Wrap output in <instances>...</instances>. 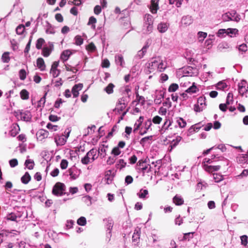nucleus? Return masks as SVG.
<instances>
[{"label":"nucleus","mask_w":248,"mask_h":248,"mask_svg":"<svg viewBox=\"0 0 248 248\" xmlns=\"http://www.w3.org/2000/svg\"><path fill=\"white\" fill-rule=\"evenodd\" d=\"M167 67V63L160 57L152 58L146 64L147 71L150 73H155L157 72H161L164 71Z\"/></svg>","instance_id":"1"},{"label":"nucleus","mask_w":248,"mask_h":248,"mask_svg":"<svg viewBox=\"0 0 248 248\" xmlns=\"http://www.w3.org/2000/svg\"><path fill=\"white\" fill-rule=\"evenodd\" d=\"M71 130L69 128L65 129L64 134L62 135L56 134L54 136V139L57 146H62L65 144L67 140L69 137Z\"/></svg>","instance_id":"2"},{"label":"nucleus","mask_w":248,"mask_h":248,"mask_svg":"<svg viewBox=\"0 0 248 248\" xmlns=\"http://www.w3.org/2000/svg\"><path fill=\"white\" fill-rule=\"evenodd\" d=\"M154 20L153 16L149 14L145 15L144 17L143 30L146 33H150L153 29Z\"/></svg>","instance_id":"3"},{"label":"nucleus","mask_w":248,"mask_h":248,"mask_svg":"<svg viewBox=\"0 0 248 248\" xmlns=\"http://www.w3.org/2000/svg\"><path fill=\"white\" fill-rule=\"evenodd\" d=\"M222 18L223 21L225 22L228 21L238 22L240 20L241 17L240 15L236 14V12L235 11H232L223 14L222 16Z\"/></svg>","instance_id":"4"},{"label":"nucleus","mask_w":248,"mask_h":248,"mask_svg":"<svg viewBox=\"0 0 248 248\" xmlns=\"http://www.w3.org/2000/svg\"><path fill=\"white\" fill-rule=\"evenodd\" d=\"M65 185L61 183H57L54 186L52 193L55 196H61L64 193Z\"/></svg>","instance_id":"5"},{"label":"nucleus","mask_w":248,"mask_h":248,"mask_svg":"<svg viewBox=\"0 0 248 248\" xmlns=\"http://www.w3.org/2000/svg\"><path fill=\"white\" fill-rule=\"evenodd\" d=\"M205 98L203 96L199 97L197 103L194 105V109L196 112H201L206 108Z\"/></svg>","instance_id":"6"},{"label":"nucleus","mask_w":248,"mask_h":248,"mask_svg":"<svg viewBox=\"0 0 248 248\" xmlns=\"http://www.w3.org/2000/svg\"><path fill=\"white\" fill-rule=\"evenodd\" d=\"M16 116L17 118H20L21 120L24 121L28 122L31 120V112L28 110L20 111L18 110L15 112Z\"/></svg>","instance_id":"7"},{"label":"nucleus","mask_w":248,"mask_h":248,"mask_svg":"<svg viewBox=\"0 0 248 248\" xmlns=\"http://www.w3.org/2000/svg\"><path fill=\"white\" fill-rule=\"evenodd\" d=\"M68 172L70 179L74 180L78 178L81 173V170L73 166L68 169Z\"/></svg>","instance_id":"8"},{"label":"nucleus","mask_w":248,"mask_h":248,"mask_svg":"<svg viewBox=\"0 0 248 248\" xmlns=\"http://www.w3.org/2000/svg\"><path fill=\"white\" fill-rule=\"evenodd\" d=\"M165 92L163 90H156L154 99L155 104H160L164 97Z\"/></svg>","instance_id":"9"},{"label":"nucleus","mask_w":248,"mask_h":248,"mask_svg":"<svg viewBox=\"0 0 248 248\" xmlns=\"http://www.w3.org/2000/svg\"><path fill=\"white\" fill-rule=\"evenodd\" d=\"M247 85V82L245 80H242L238 83V91L242 95H243L247 92L248 89Z\"/></svg>","instance_id":"10"},{"label":"nucleus","mask_w":248,"mask_h":248,"mask_svg":"<svg viewBox=\"0 0 248 248\" xmlns=\"http://www.w3.org/2000/svg\"><path fill=\"white\" fill-rule=\"evenodd\" d=\"M153 138V136L143 138L140 140V143L143 147H148L151 144Z\"/></svg>","instance_id":"11"},{"label":"nucleus","mask_w":248,"mask_h":248,"mask_svg":"<svg viewBox=\"0 0 248 248\" xmlns=\"http://www.w3.org/2000/svg\"><path fill=\"white\" fill-rule=\"evenodd\" d=\"M221 167L220 165H208L207 164L203 165V169L204 170L209 172L212 173L214 171H217L220 170Z\"/></svg>","instance_id":"12"},{"label":"nucleus","mask_w":248,"mask_h":248,"mask_svg":"<svg viewBox=\"0 0 248 248\" xmlns=\"http://www.w3.org/2000/svg\"><path fill=\"white\" fill-rule=\"evenodd\" d=\"M48 135V132L44 129H40L36 133V138L38 141H42Z\"/></svg>","instance_id":"13"},{"label":"nucleus","mask_w":248,"mask_h":248,"mask_svg":"<svg viewBox=\"0 0 248 248\" xmlns=\"http://www.w3.org/2000/svg\"><path fill=\"white\" fill-rule=\"evenodd\" d=\"M75 52V50H71L69 49H67L63 51L60 57L61 60L63 62H65L67 61L69 58L70 56L73 54V52Z\"/></svg>","instance_id":"14"},{"label":"nucleus","mask_w":248,"mask_h":248,"mask_svg":"<svg viewBox=\"0 0 248 248\" xmlns=\"http://www.w3.org/2000/svg\"><path fill=\"white\" fill-rule=\"evenodd\" d=\"M169 24L167 22H161L157 25V29L160 33L166 32L169 28Z\"/></svg>","instance_id":"15"},{"label":"nucleus","mask_w":248,"mask_h":248,"mask_svg":"<svg viewBox=\"0 0 248 248\" xmlns=\"http://www.w3.org/2000/svg\"><path fill=\"white\" fill-rule=\"evenodd\" d=\"M83 88V84L79 83L75 85L72 90V93L74 97H77L79 94V91Z\"/></svg>","instance_id":"16"},{"label":"nucleus","mask_w":248,"mask_h":248,"mask_svg":"<svg viewBox=\"0 0 248 248\" xmlns=\"http://www.w3.org/2000/svg\"><path fill=\"white\" fill-rule=\"evenodd\" d=\"M237 162L239 164H245L248 163V152L247 154L240 155L237 158Z\"/></svg>","instance_id":"17"},{"label":"nucleus","mask_w":248,"mask_h":248,"mask_svg":"<svg viewBox=\"0 0 248 248\" xmlns=\"http://www.w3.org/2000/svg\"><path fill=\"white\" fill-rule=\"evenodd\" d=\"M148 47L149 45L147 44L143 46L142 49L138 52L137 55H136V57L139 59L142 58L145 55Z\"/></svg>","instance_id":"18"},{"label":"nucleus","mask_w":248,"mask_h":248,"mask_svg":"<svg viewBox=\"0 0 248 248\" xmlns=\"http://www.w3.org/2000/svg\"><path fill=\"white\" fill-rule=\"evenodd\" d=\"M126 104L124 103H122L121 101H119L117 103L114 111L118 113H121V112L124 110Z\"/></svg>","instance_id":"19"},{"label":"nucleus","mask_w":248,"mask_h":248,"mask_svg":"<svg viewBox=\"0 0 248 248\" xmlns=\"http://www.w3.org/2000/svg\"><path fill=\"white\" fill-rule=\"evenodd\" d=\"M86 155L91 161H93L98 157L97 155V150L94 149L91 150L87 153Z\"/></svg>","instance_id":"20"},{"label":"nucleus","mask_w":248,"mask_h":248,"mask_svg":"<svg viewBox=\"0 0 248 248\" xmlns=\"http://www.w3.org/2000/svg\"><path fill=\"white\" fill-rule=\"evenodd\" d=\"M159 8L158 2L152 0L150 7V11L152 14H156Z\"/></svg>","instance_id":"21"},{"label":"nucleus","mask_w":248,"mask_h":248,"mask_svg":"<svg viewBox=\"0 0 248 248\" xmlns=\"http://www.w3.org/2000/svg\"><path fill=\"white\" fill-rule=\"evenodd\" d=\"M227 35L231 37H233L238 34V30L235 28H228L226 29Z\"/></svg>","instance_id":"22"},{"label":"nucleus","mask_w":248,"mask_h":248,"mask_svg":"<svg viewBox=\"0 0 248 248\" xmlns=\"http://www.w3.org/2000/svg\"><path fill=\"white\" fill-rule=\"evenodd\" d=\"M182 137L180 136H177L176 139L173 140L170 143V145L169 146V150L171 151L173 148L176 147L179 142L181 140Z\"/></svg>","instance_id":"23"},{"label":"nucleus","mask_w":248,"mask_h":248,"mask_svg":"<svg viewBox=\"0 0 248 248\" xmlns=\"http://www.w3.org/2000/svg\"><path fill=\"white\" fill-rule=\"evenodd\" d=\"M175 126H179L180 128H184L186 125V122L182 118H176L175 121Z\"/></svg>","instance_id":"24"},{"label":"nucleus","mask_w":248,"mask_h":248,"mask_svg":"<svg viewBox=\"0 0 248 248\" xmlns=\"http://www.w3.org/2000/svg\"><path fill=\"white\" fill-rule=\"evenodd\" d=\"M37 66L41 70L44 71L46 68V65L44 60L42 58H39L37 60Z\"/></svg>","instance_id":"25"},{"label":"nucleus","mask_w":248,"mask_h":248,"mask_svg":"<svg viewBox=\"0 0 248 248\" xmlns=\"http://www.w3.org/2000/svg\"><path fill=\"white\" fill-rule=\"evenodd\" d=\"M199 91L198 88L195 85V83H193L192 85L189 87L187 90H186V92L187 93H189L190 94L196 93L197 91Z\"/></svg>","instance_id":"26"},{"label":"nucleus","mask_w":248,"mask_h":248,"mask_svg":"<svg viewBox=\"0 0 248 248\" xmlns=\"http://www.w3.org/2000/svg\"><path fill=\"white\" fill-rule=\"evenodd\" d=\"M181 22L183 24L187 26L192 23V19L191 16H185L182 17Z\"/></svg>","instance_id":"27"},{"label":"nucleus","mask_w":248,"mask_h":248,"mask_svg":"<svg viewBox=\"0 0 248 248\" xmlns=\"http://www.w3.org/2000/svg\"><path fill=\"white\" fill-rule=\"evenodd\" d=\"M126 165V162H125L124 159H121L118 160L116 164V167L117 169L121 170L124 168Z\"/></svg>","instance_id":"28"},{"label":"nucleus","mask_w":248,"mask_h":248,"mask_svg":"<svg viewBox=\"0 0 248 248\" xmlns=\"http://www.w3.org/2000/svg\"><path fill=\"white\" fill-rule=\"evenodd\" d=\"M143 120V117L140 116L139 119L136 122L134 126V131H137L140 126Z\"/></svg>","instance_id":"29"},{"label":"nucleus","mask_w":248,"mask_h":248,"mask_svg":"<svg viewBox=\"0 0 248 248\" xmlns=\"http://www.w3.org/2000/svg\"><path fill=\"white\" fill-rule=\"evenodd\" d=\"M115 86L113 84L110 83L104 89V91L108 94L113 93V89Z\"/></svg>","instance_id":"30"},{"label":"nucleus","mask_w":248,"mask_h":248,"mask_svg":"<svg viewBox=\"0 0 248 248\" xmlns=\"http://www.w3.org/2000/svg\"><path fill=\"white\" fill-rule=\"evenodd\" d=\"M173 202L177 205H180L183 204L184 201L183 199L179 196H175L173 199Z\"/></svg>","instance_id":"31"},{"label":"nucleus","mask_w":248,"mask_h":248,"mask_svg":"<svg viewBox=\"0 0 248 248\" xmlns=\"http://www.w3.org/2000/svg\"><path fill=\"white\" fill-rule=\"evenodd\" d=\"M20 96L22 99L27 100L29 99V93L26 90L23 89L20 92Z\"/></svg>","instance_id":"32"},{"label":"nucleus","mask_w":248,"mask_h":248,"mask_svg":"<svg viewBox=\"0 0 248 248\" xmlns=\"http://www.w3.org/2000/svg\"><path fill=\"white\" fill-rule=\"evenodd\" d=\"M31 176L28 172H26L21 177V180L23 184H27L31 180Z\"/></svg>","instance_id":"33"},{"label":"nucleus","mask_w":248,"mask_h":248,"mask_svg":"<svg viewBox=\"0 0 248 248\" xmlns=\"http://www.w3.org/2000/svg\"><path fill=\"white\" fill-rule=\"evenodd\" d=\"M140 230L139 229L135 230L132 236V240L133 241L137 242L140 239Z\"/></svg>","instance_id":"34"},{"label":"nucleus","mask_w":248,"mask_h":248,"mask_svg":"<svg viewBox=\"0 0 248 248\" xmlns=\"http://www.w3.org/2000/svg\"><path fill=\"white\" fill-rule=\"evenodd\" d=\"M115 61H116V62L117 64H119L120 66H124V60L123 57L122 55H119L116 56L115 57Z\"/></svg>","instance_id":"35"},{"label":"nucleus","mask_w":248,"mask_h":248,"mask_svg":"<svg viewBox=\"0 0 248 248\" xmlns=\"http://www.w3.org/2000/svg\"><path fill=\"white\" fill-rule=\"evenodd\" d=\"M25 165L29 169H33L34 165L33 160L31 159H27L25 162Z\"/></svg>","instance_id":"36"},{"label":"nucleus","mask_w":248,"mask_h":248,"mask_svg":"<svg viewBox=\"0 0 248 248\" xmlns=\"http://www.w3.org/2000/svg\"><path fill=\"white\" fill-rule=\"evenodd\" d=\"M92 197L88 195L84 196L82 198L83 201L88 206H90L92 204Z\"/></svg>","instance_id":"37"},{"label":"nucleus","mask_w":248,"mask_h":248,"mask_svg":"<svg viewBox=\"0 0 248 248\" xmlns=\"http://www.w3.org/2000/svg\"><path fill=\"white\" fill-rule=\"evenodd\" d=\"M216 86L218 90H224L227 87V84L224 81H221L218 82Z\"/></svg>","instance_id":"38"},{"label":"nucleus","mask_w":248,"mask_h":248,"mask_svg":"<svg viewBox=\"0 0 248 248\" xmlns=\"http://www.w3.org/2000/svg\"><path fill=\"white\" fill-rule=\"evenodd\" d=\"M213 178L216 183H218L223 179V176L219 173H213Z\"/></svg>","instance_id":"39"},{"label":"nucleus","mask_w":248,"mask_h":248,"mask_svg":"<svg viewBox=\"0 0 248 248\" xmlns=\"http://www.w3.org/2000/svg\"><path fill=\"white\" fill-rule=\"evenodd\" d=\"M179 88V86L176 83H172L170 85L168 88V91L170 93L174 92L176 91Z\"/></svg>","instance_id":"40"},{"label":"nucleus","mask_w":248,"mask_h":248,"mask_svg":"<svg viewBox=\"0 0 248 248\" xmlns=\"http://www.w3.org/2000/svg\"><path fill=\"white\" fill-rule=\"evenodd\" d=\"M217 35L218 37L222 38L227 35L226 29H219L217 33Z\"/></svg>","instance_id":"41"},{"label":"nucleus","mask_w":248,"mask_h":248,"mask_svg":"<svg viewBox=\"0 0 248 248\" xmlns=\"http://www.w3.org/2000/svg\"><path fill=\"white\" fill-rule=\"evenodd\" d=\"M46 127L47 128L51 130L52 132L57 131L59 129V126L58 125H54L51 123L47 124Z\"/></svg>","instance_id":"42"},{"label":"nucleus","mask_w":248,"mask_h":248,"mask_svg":"<svg viewBox=\"0 0 248 248\" xmlns=\"http://www.w3.org/2000/svg\"><path fill=\"white\" fill-rule=\"evenodd\" d=\"M51 52V49L48 47H44L42 50V55L46 57H48Z\"/></svg>","instance_id":"43"},{"label":"nucleus","mask_w":248,"mask_h":248,"mask_svg":"<svg viewBox=\"0 0 248 248\" xmlns=\"http://www.w3.org/2000/svg\"><path fill=\"white\" fill-rule=\"evenodd\" d=\"M233 102V94L232 93H229L228 94L227 96L226 103L227 105H229L232 104Z\"/></svg>","instance_id":"44"},{"label":"nucleus","mask_w":248,"mask_h":248,"mask_svg":"<svg viewBox=\"0 0 248 248\" xmlns=\"http://www.w3.org/2000/svg\"><path fill=\"white\" fill-rule=\"evenodd\" d=\"M2 61L3 62L7 63L10 61V58L9 53L8 52H4L1 57Z\"/></svg>","instance_id":"45"},{"label":"nucleus","mask_w":248,"mask_h":248,"mask_svg":"<svg viewBox=\"0 0 248 248\" xmlns=\"http://www.w3.org/2000/svg\"><path fill=\"white\" fill-rule=\"evenodd\" d=\"M209 37H212V38L207 39L205 42V46L208 48H209L211 46V44L213 40L214 35H209Z\"/></svg>","instance_id":"46"},{"label":"nucleus","mask_w":248,"mask_h":248,"mask_svg":"<svg viewBox=\"0 0 248 248\" xmlns=\"http://www.w3.org/2000/svg\"><path fill=\"white\" fill-rule=\"evenodd\" d=\"M27 73L24 69H21L19 71V78L21 80H24L26 78Z\"/></svg>","instance_id":"47"},{"label":"nucleus","mask_w":248,"mask_h":248,"mask_svg":"<svg viewBox=\"0 0 248 248\" xmlns=\"http://www.w3.org/2000/svg\"><path fill=\"white\" fill-rule=\"evenodd\" d=\"M198 37L200 42H202L203 40L207 37V34L206 32L199 31L198 33Z\"/></svg>","instance_id":"48"},{"label":"nucleus","mask_w":248,"mask_h":248,"mask_svg":"<svg viewBox=\"0 0 248 248\" xmlns=\"http://www.w3.org/2000/svg\"><path fill=\"white\" fill-rule=\"evenodd\" d=\"M75 44L78 46H80L83 44V39L79 35H77L75 37Z\"/></svg>","instance_id":"49"},{"label":"nucleus","mask_w":248,"mask_h":248,"mask_svg":"<svg viewBox=\"0 0 248 248\" xmlns=\"http://www.w3.org/2000/svg\"><path fill=\"white\" fill-rule=\"evenodd\" d=\"M47 95V92H46L44 96L42 97L40 99V100L38 101V107H41L42 106H43L46 102V96Z\"/></svg>","instance_id":"50"},{"label":"nucleus","mask_w":248,"mask_h":248,"mask_svg":"<svg viewBox=\"0 0 248 248\" xmlns=\"http://www.w3.org/2000/svg\"><path fill=\"white\" fill-rule=\"evenodd\" d=\"M45 41L43 38H39L36 44V47L37 49H40L42 48V46L44 43Z\"/></svg>","instance_id":"51"},{"label":"nucleus","mask_w":248,"mask_h":248,"mask_svg":"<svg viewBox=\"0 0 248 248\" xmlns=\"http://www.w3.org/2000/svg\"><path fill=\"white\" fill-rule=\"evenodd\" d=\"M77 223L79 225L84 226L86 224V219L85 217H81L77 220Z\"/></svg>","instance_id":"52"},{"label":"nucleus","mask_w":248,"mask_h":248,"mask_svg":"<svg viewBox=\"0 0 248 248\" xmlns=\"http://www.w3.org/2000/svg\"><path fill=\"white\" fill-rule=\"evenodd\" d=\"M240 239L241 244L246 246L248 244V236L246 235H242L240 237Z\"/></svg>","instance_id":"53"},{"label":"nucleus","mask_w":248,"mask_h":248,"mask_svg":"<svg viewBox=\"0 0 248 248\" xmlns=\"http://www.w3.org/2000/svg\"><path fill=\"white\" fill-rule=\"evenodd\" d=\"M248 176V170H244L242 172L238 175L236 176L238 178H243Z\"/></svg>","instance_id":"54"},{"label":"nucleus","mask_w":248,"mask_h":248,"mask_svg":"<svg viewBox=\"0 0 248 248\" xmlns=\"http://www.w3.org/2000/svg\"><path fill=\"white\" fill-rule=\"evenodd\" d=\"M96 49V47L93 43H90L87 46H86V49L88 51L90 52H93Z\"/></svg>","instance_id":"55"},{"label":"nucleus","mask_w":248,"mask_h":248,"mask_svg":"<svg viewBox=\"0 0 248 248\" xmlns=\"http://www.w3.org/2000/svg\"><path fill=\"white\" fill-rule=\"evenodd\" d=\"M229 45L226 43L220 44L218 46V48L220 51H222L224 49L229 48Z\"/></svg>","instance_id":"56"},{"label":"nucleus","mask_w":248,"mask_h":248,"mask_svg":"<svg viewBox=\"0 0 248 248\" xmlns=\"http://www.w3.org/2000/svg\"><path fill=\"white\" fill-rule=\"evenodd\" d=\"M25 30V26L21 25H19L16 29V33L18 34H21L23 33Z\"/></svg>","instance_id":"57"},{"label":"nucleus","mask_w":248,"mask_h":248,"mask_svg":"<svg viewBox=\"0 0 248 248\" xmlns=\"http://www.w3.org/2000/svg\"><path fill=\"white\" fill-rule=\"evenodd\" d=\"M148 194V190L146 189H144L141 190L140 192L138 194V195L140 198H144Z\"/></svg>","instance_id":"58"},{"label":"nucleus","mask_w":248,"mask_h":248,"mask_svg":"<svg viewBox=\"0 0 248 248\" xmlns=\"http://www.w3.org/2000/svg\"><path fill=\"white\" fill-rule=\"evenodd\" d=\"M96 22V19L95 18H94L93 16L89 18V22L88 24V25H92V28L93 29H94L95 26L94 24Z\"/></svg>","instance_id":"59"},{"label":"nucleus","mask_w":248,"mask_h":248,"mask_svg":"<svg viewBox=\"0 0 248 248\" xmlns=\"http://www.w3.org/2000/svg\"><path fill=\"white\" fill-rule=\"evenodd\" d=\"M68 161L65 159H62L61 161L60 166L62 169L64 170L67 168L68 166Z\"/></svg>","instance_id":"60"},{"label":"nucleus","mask_w":248,"mask_h":248,"mask_svg":"<svg viewBox=\"0 0 248 248\" xmlns=\"http://www.w3.org/2000/svg\"><path fill=\"white\" fill-rule=\"evenodd\" d=\"M121 153V150L119 148V147H115L111 151V154L114 155H118Z\"/></svg>","instance_id":"61"},{"label":"nucleus","mask_w":248,"mask_h":248,"mask_svg":"<svg viewBox=\"0 0 248 248\" xmlns=\"http://www.w3.org/2000/svg\"><path fill=\"white\" fill-rule=\"evenodd\" d=\"M162 119L158 116H155L153 118V122L155 124H159Z\"/></svg>","instance_id":"62"},{"label":"nucleus","mask_w":248,"mask_h":248,"mask_svg":"<svg viewBox=\"0 0 248 248\" xmlns=\"http://www.w3.org/2000/svg\"><path fill=\"white\" fill-rule=\"evenodd\" d=\"M50 74H52V76L54 78H56L59 76V75L60 74V72L57 69H50Z\"/></svg>","instance_id":"63"},{"label":"nucleus","mask_w":248,"mask_h":248,"mask_svg":"<svg viewBox=\"0 0 248 248\" xmlns=\"http://www.w3.org/2000/svg\"><path fill=\"white\" fill-rule=\"evenodd\" d=\"M82 164L87 165L91 161L89 159V157L86 155L81 159V160Z\"/></svg>","instance_id":"64"}]
</instances>
